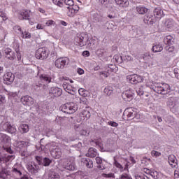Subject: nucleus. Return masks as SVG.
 Instances as JSON below:
<instances>
[{
  "label": "nucleus",
  "mask_w": 179,
  "mask_h": 179,
  "mask_svg": "<svg viewBox=\"0 0 179 179\" xmlns=\"http://www.w3.org/2000/svg\"><path fill=\"white\" fill-rule=\"evenodd\" d=\"M153 90L158 94H169L171 92V87L167 83H158L155 85Z\"/></svg>",
  "instance_id": "1"
},
{
  "label": "nucleus",
  "mask_w": 179,
  "mask_h": 179,
  "mask_svg": "<svg viewBox=\"0 0 179 179\" xmlns=\"http://www.w3.org/2000/svg\"><path fill=\"white\" fill-rule=\"evenodd\" d=\"M0 141L2 143H4L1 147V150L4 152H7V153H10V155H13L14 151L12 150V148L8 145V143L10 142V137L5 134L0 133Z\"/></svg>",
  "instance_id": "2"
},
{
  "label": "nucleus",
  "mask_w": 179,
  "mask_h": 179,
  "mask_svg": "<svg viewBox=\"0 0 179 179\" xmlns=\"http://www.w3.org/2000/svg\"><path fill=\"white\" fill-rule=\"evenodd\" d=\"M59 110L64 114H73L78 111V104L73 102L66 103L59 107Z\"/></svg>",
  "instance_id": "3"
},
{
  "label": "nucleus",
  "mask_w": 179,
  "mask_h": 179,
  "mask_svg": "<svg viewBox=\"0 0 179 179\" xmlns=\"http://www.w3.org/2000/svg\"><path fill=\"white\" fill-rule=\"evenodd\" d=\"M62 166L63 169L69 170V171H73L76 169V165L75 164L73 158L64 159Z\"/></svg>",
  "instance_id": "4"
},
{
  "label": "nucleus",
  "mask_w": 179,
  "mask_h": 179,
  "mask_svg": "<svg viewBox=\"0 0 179 179\" xmlns=\"http://www.w3.org/2000/svg\"><path fill=\"white\" fill-rule=\"evenodd\" d=\"M48 55H50V51L45 47L39 48L36 52V57L38 59H47Z\"/></svg>",
  "instance_id": "5"
},
{
  "label": "nucleus",
  "mask_w": 179,
  "mask_h": 179,
  "mask_svg": "<svg viewBox=\"0 0 179 179\" xmlns=\"http://www.w3.org/2000/svg\"><path fill=\"white\" fill-rule=\"evenodd\" d=\"M74 41L76 45H79V47H85V45L87 44L89 39H87V36L85 34H81L77 35Z\"/></svg>",
  "instance_id": "6"
},
{
  "label": "nucleus",
  "mask_w": 179,
  "mask_h": 179,
  "mask_svg": "<svg viewBox=\"0 0 179 179\" xmlns=\"http://www.w3.org/2000/svg\"><path fill=\"white\" fill-rule=\"evenodd\" d=\"M69 64V58L68 57H59L55 62V65L58 69H64L66 68Z\"/></svg>",
  "instance_id": "7"
},
{
  "label": "nucleus",
  "mask_w": 179,
  "mask_h": 179,
  "mask_svg": "<svg viewBox=\"0 0 179 179\" xmlns=\"http://www.w3.org/2000/svg\"><path fill=\"white\" fill-rule=\"evenodd\" d=\"M127 80L132 85H136V83H141L143 82V78L142 76H138L137 74L127 76Z\"/></svg>",
  "instance_id": "8"
},
{
  "label": "nucleus",
  "mask_w": 179,
  "mask_h": 179,
  "mask_svg": "<svg viewBox=\"0 0 179 179\" xmlns=\"http://www.w3.org/2000/svg\"><path fill=\"white\" fill-rule=\"evenodd\" d=\"M36 159L39 165L44 166L45 167H48L52 163V161L48 157L37 156L36 157Z\"/></svg>",
  "instance_id": "9"
},
{
  "label": "nucleus",
  "mask_w": 179,
  "mask_h": 179,
  "mask_svg": "<svg viewBox=\"0 0 179 179\" xmlns=\"http://www.w3.org/2000/svg\"><path fill=\"white\" fill-rule=\"evenodd\" d=\"M3 55L10 61H14V59H16V54L15 53V51L12 50L10 48H6L3 50Z\"/></svg>",
  "instance_id": "10"
},
{
  "label": "nucleus",
  "mask_w": 179,
  "mask_h": 179,
  "mask_svg": "<svg viewBox=\"0 0 179 179\" xmlns=\"http://www.w3.org/2000/svg\"><path fill=\"white\" fill-rule=\"evenodd\" d=\"M165 27L168 31H173V30H176L177 24H176V22H174L173 19L168 18L165 21Z\"/></svg>",
  "instance_id": "11"
},
{
  "label": "nucleus",
  "mask_w": 179,
  "mask_h": 179,
  "mask_svg": "<svg viewBox=\"0 0 179 179\" xmlns=\"http://www.w3.org/2000/svg\"><path fill=\"white\" fill-rule=\"evenodd\" d=\"M122 97L125 101L134 100V92L132 90H128L122 92Z\"/></svg>",
  "instance_id": "12"
},
{
  "label": "nucleus",
  "mask_w": 179,
  "mask_h": 179,
  "mask_svg": "<svg viewBox=\"0 0 179 179\" xmlns=\"http://www.w3.org/2000/svg\"><path fill=\"white\" fill-rule=\"evenodd\" d=\"M3 129L8 132V134H16V127L9 122H6L3 125Z\"/></svg>",
  "instance_id": "13"
},
{
  "label": "nucleus",
  "mask_w": 179,
  "mask_h": 179,
  "mask_svg": "<svg viewBox=\"0 0 179 179\" xmlns=\"http://www.w3.org/2000/svg\"><path fill=\"white\" fill-rule=\"evenodd\" d=\"M20 101L21 103H22V104H24V106H33L34 103L33 98L29 95H26L21 97Z\"/></svg>",
  "instance_id": "14"
},
{
  "label": "nucleus",
  "mask_w": 179,
  "mask_h": 179,
  "mask_svg": "<svg viewBox=\"0 0 179 179\" xmlns=\"http://www.w3.org/2000/svg\"><path fill=\"white\" fill-rule=\"evenodd\" d=\"M3 79L6 85H11L15 80V75L12 72H7L4 74Z\"/></svg>",
  "instance_id": "15"
},
{
  "label": "nucleus",
  "mask_w": 179,
  "mask_h": 179,
  "mask_svg": "<svg viewBox=\"0 0 179 179\" xmlns=\"http://www.w3.org/2000/svg\"><path fill=\"white\" fill-rule=\"evenodd\" d=\"M49 94L52 97H59L62 95V90L55 87H51L49 90Z\"/></svg>",
  "instance_id": "16"
},
{
  "label": "nucleus",
  "mask_w": 179,
  "mask_h": 179,
  "mask_svg": "<svg viewBox=\"0 0 179 179\" xmlns=\"http://www.w3.org/2000/svg\"><path fill=\"white\" fill-rule=\"evenodd\" d=\"M90 112L89 110H83L79 115V119H78V122H83L85 120H89L90 118Z\"/></svg>",
  "instance_id": "17"
},
{
  "label": "nucleus",
  "mask_w": 179,
  "mask_h": 179,
  "mask_svg": "<svg viewBox=\"0 0 179 179\" xmlns=\"http://www.w3.org/2000/svg\"><path fill=\"white\" fill-rule=\"evenodd\" d=\"M18 17L20 20H29L30 10H23L20 11Z\"/></svg>",
  "instance_id": "18"
},
{
  "label": "nucleus",
  "mask_w": 179,
  "mask_h": 179,
  "mask_svg": "<svg viewBox=\"0 0 179 179\" xmlns=\"http://www.w3.org/2000/svg\"><path fill=\"white\" fill-rule=\"evenodd\" d=\"M46 179H60L61 176L59 173L54 171H49L45 175Z\"/></svg>",
  "instance_id": "19"
},
{
  "label": "nucleus",
  "mask_w": 179,
  "mask_h": 179,
  "mask_svg": "<svg viewBox=\"0 0 179 179\" xmlns=\"http://www.w3.org/2000/svg\"><path fill=\"white\" fill-rule=\"evenodd\" d=\"M168 162L170 166H171V167L174 169H176L177 167H178V160H177V158L174 156V155H171L169 156Z\"/></svg>",
  "instance_id": "20"
},
{
  "label": "nucleus",
  "mask_w": 179,
  "mask_h": 179,
  "mask_svg": "<svg viewBox=\"0 0 179 179\" xmlns=\"http://www.w3.org/2000/svg\"><path fill=\"white\" fill-rule=\"evenodd\" d=\"M124 114H126L129 120H134V118L136 117V111H135L132 108L126 110Z\"/></svg>",
  "instance_id": "21"
},
{
  "label": "nucleus",
  "mask_w": 179,
  "mask_h": 179,
  "mask_svg": "<svg viewBox=\"0 0 179 179\" xmlns=\"http://www.w3.org/2000/svg\"><path fill=\"white\" fill-rule=\"evenodd\" d=\"M67 16L69 17H73L75 14L79 11V7L77 6H75L74 7H67Z\"/></svg>",
  "instance_id": "22"
},
{
  "label": "nucleus",
  "mask_w": 179,
  "mask_h": 179,
  "mask_svg": "<svg viewBox=\"0 0 179 179\" xmlns=\"http://www.w3.org/2000/svg\"><path fill=\"white\" fill-rule=\"evenodd\" d=\"M154 16L157 17V19H162L163 16H164V13L163 10L160 7H157L154 9Z\"/></svg>",
  "instance_id": "23"
},
{
  "label": "nucleus",
  "mask_w": 179,
  "mask_h": 179,
  "mask_svg": "<svg viewBox=\"0 0 179 179\" xmlns=\"http://www.w3.org/2000/svg\"><path fill=\"white\" fill-rule=\"evenodd\" d=\"M81 163H83L84 166H86L87 169H93V161L89 158H83Z\"/></svg>",
  "instance_id": "24"
},
{
  "label": "nucleus",
  "mask_w": 179,
  "mask_h": 179,
  "mask_svg": "<svg viewBox=\"0 0 179 179\" xmlns=\"http://www.w3.org/2000/svg\"><path fill=\"white\" fill-rule=\"evenodd\" d=\"M144 170H145V173H147V174H150V176H151V177H152L153 179H158L159 177H160L159 172L155 170L150 171L148 169H144Z\"/></svg>",
  "instance_id": "25"
},
{
  "label": "nucleus",
  "mask_w": 179,
  "mask_h": 179,
  "mask_svg": "<svg viewBox=\"0 0 179 179\" xmlns=\"http://www.w3.org/2000/svg\"><path fill=\"white\" fill-rule=\"evenodd\" d=\"M52 156L55 157V159H59L62 156V150L60 148H56L52 150Z\"/></svg>",
  "instance_id": "26"
},
{
  "label": "nucleus",
  "mask_w": 179,
  "mask_h": 179,
  "mask_svg": "<svg viewBox=\"0 0 179 179\" xmlns=\"http://www.w3.org/2000/svg\"><path fill=\"white\" fill-rule=\"evenodd\" d=\"M153 17V15H145L143 20L144 23H145V24H153V23H155V19Z\"/></svg>",
  "instance_id": "27"
},
{
  "label": "nucleus",
  "mask_w": 179,
  "mask_h": 179,
  "mask_svg": "<svg viewBox=\"0 0 179 179\" xmlns=\"http://www.w3.org/2000/svg\"><path fill=\"white\" fill-rule=\"evenodd\" d=\"M136 10L139 15H145L149 12V9L146 8V7H143L141 6H137L136 8Z\"/></svg>",
  "instance_id": "28"
},
{
  "label": "nucleus",
  "mask_w": 179,
  "mask_h": 179,
  "mask_svg": "<svg viewBox=\"0 0 179 179\" xmlns=\"http://www.w3.org/2000/svg\"><path fill=\"white\" fill-rule=\"evenodd\" d=\"M87 157H96L97 156V150L94 148H90L86 154Z\"/></svg>",
  "instance_id": "29"
},
{
  "label": "nucleus",
  "mask_w": 179,
  "mask_h": 179,
  "mask_svg": "<svg viewBox=\"0 0 179 179\" xmlns=\"http://www.w3.org/2000/svg\"><path fill=\"white\" fill-rule=\"evenodd\" d=\"M164 43L166 45H173V43H174V38L171 36H167L164 38Z\"/></svg>",
  "instance_id": "30"
},
{
  "label": "nucleus",
  "mask_w": 179,
  "mask_h": 179,
  "mask_svg": "<svg viewBox=\"0 0 179 179\" xmlns=\"http://www.w3.org/2000/svg\"><path fill=\"white\" fill-rule=\"evenodd\" d=\"M39 78L42 82H45V83H51V76L47 74H42L39 76Z\"/></svg>",
  "instance_id": "31"
},
{
  "label": "nucleus",
  "mask_w": 179,
  "mask_h": 179,
  "mask_svg": "<svg viewBox=\"0 0 179 179\" xmlns=\"http://www.w3.org/2000/svg\"><path fill=\"white\" fill-rule=\"evenodd\" d=\"M115 1L117 5L122 6V8H127V6L129 5V2H128V0H115Z\"/></svg>",
  "instance_id": "32"
},
{
  "label": "nucleus",
  "mask_w": 179,
  "mask_h": 179,
  "mask_svg": "<svg viewBox=\"0 0 179 179\" xmlns=\"http://www.w3.org/2000/svg\"><path fill=\"white\" fill-rule=\"evenodd\" d=\"M113 92H114V88H113V87L111 86H108L105 87L103 90V93L104 94H106V96H111Z\"/></svg>",
  "instance_id": "33"
},
{
  "label": "nucleus",
  "mask_w": 179,
  "mask_h": 179,
  "mask_svg": "<svg viewBox=\"0 0 179 179\" xmlns=\"http://www.w3.org/2000/svg\"><path fill=\"white\" fill-rule=\"evenodd\" d=\"M63 87L67 93H69V94H73L74 92L72 90V87L71 86V85L68 83H64Z\"/></svg>",
  "instance_id": "34"
},
{
  "label": "nucleus",
  "mask_w": 179,
  "mask_h": 179,
  "mask_svg": "<svg viewBox=\"0 0 179 179\" xmlns=\"http://www.w3.org/2000/svg\"><path fill=\"white\" fill-rule=\"evenodd\" d=\"M10 172L6 169H3L0 171V178L6 179L8 178V176H10Z\"/></svg>",
  "instance_id": "35"
},
{
  "label": "nucleus",
  "mask_w": 179,
  "mask_h": 179,
  "mask_svg": "<svg viewBox=\"0 0 179 179\" xmlns=\"http://www.w3.org/2000/svg\"><path fill=\"white\" fill-rule=\"evenodd\" d=\"M19 131L21 134H27V132H29V125L22 124L19 127Z\"/></svg>",
  "instance_id": "36"
},
{
  "label": "nucleus",
  "mask_w": 179,
  "mask_h": 179,
  "mask_svg": "<svg viewBox=\"0 0 179 179\" xmlns=\"http://www.w3.org/2000/svg\"><path fill=\"white\" fill-rule=\"evenodd\" d=\"M153 52H160L163 51V46L159 43L152 46Z\"/></svg>",
  "instance_id": "37"
},
{
  "label": "nucleus",
  "mask_w": 179,
  "mask_h": 179,
  "mask_svg": "<svg viewBox=\"0 0 179 179\" xmlns=\"http://www.w3.org/2000/svg\"><path fill=\"white\" fill-rule=\"evenodd\" d=\"M27 170L29 173H31V174H36V173L38 172L36 165H34V166H33V165H28Z\"/></svg>",
  "instance_id": "38"
},
{
  "label": "nucleus",
  "mask_w": 179,
  "mask_h": 179,
  "mask_svg": "<svg viewBox=\"0 0 179 179\" xmlns=\"http://www.w3.org/2000/svg\"><path fill=\"white\" fill-rule=\"evenodd\" d=\"M113 165L117 167V169H119V170H120V171H124V166H122V165L121 164H120V162H118V161H117V159H115V157H114Z\"/></svg>",
  "instance_id": "39"
},
{
  "label": "nucleus",
  "mask_w": 179,
  "mask_h": 179,
  "mask_svg": "<svg viewBox=\"0 0 179 179\" xmlns=\"http://www.w3.org/2000/svg\"><path fill=\"white\" fill-rule=\"evenodd\" d=\"M113 59L115 61L116 64H122V62H124V59H122V57L118 55H115L113 57Z\"/></svg>",
  "instance_id": "40"
},
{
  "label": "nucleus",
  "mask_w": 179,
  "mask_h": 179,
  "mask_svg": "<svg viewBox=\"0 0 179 179\" xmlns=\"http://www.w3.org/2000/svg\"><path fill=\"white\" fill-rule=\"evenodd\" d=\"M105 71L110 75V73H111L112 72H114V65L113 64L108 65Z\"/></svg>",
  "instance_id": "41"
},
{
  "label": "nucleus",
  "mask_w": 179,
  "mask_h": 179,
  "mask_svg": "<svg viewBox=\"0 0 179 179\" xmlns=\"http://www.w3.org/2000/svg\"><path fill=\"white\" fill-rule=\"evenodd\" d=\"M22 38H31V34L29 31H22L21 33Z\"/></svg>",
  "instance_id": "42"
},
{
  "label": "nucleus",
  "mask_w": 179,
  "mask_h": 179,
  "mask_svg": "<svg viewBox=\"0 0 179 179\" xmlns=\"http://www.w3.org/2000/svg\"><path fill=\"white\" fill-rule=\"evenodd\" d=\"M92 22L94 23H97L100 22V16H99V14H94L92 16Z\"/></svg>",
  "instance_id": "43"
},
{
  "label": "nucleus",
  "mask_w": 179,
  "mask_h": 179,
  "mask_svg": "<svg viewBox=\"0 0 179 179\" xmlns=\"http://www.w3.org/2000/svg\"><path fill=\"white\" fill-rule=\"evenodd\" d=\"M136 93L138 94V96H143V86H140L138 88H137Z\"/></svg>",
  "instance_id": "44"
},
{
  "label": "nucleus",
  "mask_w": 179,
  "mask_h": 179,
  "mask_svg": "<svg viewBox=\"0 0 179 179\" xmlns=\"http://www.w3.org/2000/svg\"><path fill=\"white\" fill-rule=\"evenodd\" d=\"M167 106L169 107H174V98H169L167 101Z\"/></svg>",
  "instance_id": "45"
},
{
  "label": "nucleus",
  "mask_w": 179,
  "mask_h": 179,
  "mask_svg": "<svg viewBox=\"0 0 179 179\" xmlns=\"http://www.w3.org/2000/svg\"><path fill=\"white\" fill-rule=\"evenodd\" d=\"M13 30L15 31V33L22 34L23 31H22V28L20 26L16 25L13 27Z\"/></svg>",
  "instance_id": "46"
},
{
  "label": "nucleus",
  "mask_w": 179,
  "mask_h": 179,
  "mask_svg": "<svg viewBox=\"0 0 179 179\" xmlns=\"http://www.w3.org/2000/svg\"><path fill=\"white\" fill-rule=\"evenodd\" d=\"M136 179H149L146 175H144L143 173L138 174L136 176Z\"/></svg>",
  "instance_id": "47"
},
{
  "label": "nucleus",
  "mask_w": 179,
  "mask_h": 179,
  "mask_svg": "<svg viewBox=\"0 0 179 179\" xmlns=\"http://www.w3.org/2000/svg\"><path fill=\"white\" fill-rule=\"evenodd\" d=\"M64 3L68 5V6H73L75 5L73 0H64Z\"/></svg>",
  "instance_id": "48"
},
{
  "label": "nucleus",
  "mask_w": 179,
  "mask_h": 179,
  "mask_svg": "<svg viewBox=\"0 0 179 179\" xmlns=\"http://www.w3.org/2000/svg\"><path fill=\"white\" fill-rule=\"evenodd\" d=\"M108 125H110V127L117 128V127H118V123H117L114 121H109V122H108Z\"/></svg>",
  "instance_id": "49"
},
{
  "label": "nucleus",
  "mask_w": 179,
  "mask_h": 179,
  "mask_svg": "<svg viewBox=\"0 0 179 179\" xmlns=\"http://www.w3.org/2000/svg\"><path fill=\"white\" fill-rule=\"evenodd\" d=\"M102 177H106V178H114V173H103Z\"/></svg>",
  "instance_id": "50"
},
{
  "label": "nucleus",
  "mask_w": 179,
  "mask_h": 179,
  "mask_svg": "<svg viewBox=\"0 0 179 179\" xmlns=\"http://www.w3.org/2000/svg\"><path fill=\"white\" fill-rule=\"evenodd\" d=\"M46 26H55V22L52 20H48L45 23Z\"/></svg>",
  "instance_id": "51"
},
{
  "label": "nucleus",
  "mask_w": 179,
  "mask_h": 179,
  "mask_svg": "<svg viewBox=\"0 0 179 179\" xmlns=\"http://www.w3.org/2000/svg\"><path fill=\"white\" fill-rule=\"evenodd\" d=\"M0 17H2L3 20H7L8 16L6 15V13L3 11L0 12Z\"/></svg>",
  "instance_id": "52"
},
{
  "label": "nucleus",
  "mask_w": 179,
  "mask_h": 179,
  "mask_svg": "<svg viewBox=\"0 0 179 179\" xmlns=\"http://www.w3.org/2000/svg\"><path fill=\"white\" fill-rule=\"evenodd\" d=\"M165 49L166 50V51H168L169 52H173V51H174V47L173 46H170V45H167L165 47Z\"/></svg>",
  "instance_id": "53"
},
{
  "label": "nucleus",
  "mask_w": 179,
  "mask_h": 179,
  "mask_svg": "<svg viewBox=\"0 0 179 179\" xmlns=\"http://www.w3.org/2000/svg\"><path fill=\"white\" fill-rule=\"evenodd\" d=\"M151 155L152 156H155V157H159V156L162 155V153L157 151L152 150Z\"/></svg>",
  "instance_id": "54"
},
{
  "label": "nucleus",
  "mask_w": 179,
  "mask_h": 179,
  "mask_svg": "<svg viewBox=\"0 0 179 179\" xmlns=\"http://www.w3.org/2000/svg\"><path fill=\"white\" fill-rule=\"evenodd\" d=\"M15 159V155H8L6 157H5L4 162H10V160H13Z\"/></svg>",
  "instance_id": "55"
},
{
  "label": "nucleus",
  "mask_w": 179,
  "mask_h": 179,
  "mask_svg": "<svg viewBox=\"0 0 179 179\" xmlns=\"http://www.w3.org/2000/svg\"><path fill=\"white\" fill-rule=\"evenodd\" d=\"M96 164H101V163H103V159H101V157H96Z\"/></svg>",
  "instance_id": "56"
},
{
  "label": "nucleus",
  "mask_w": 179,
  "mask_h": 179,
  "mask_svg": "<svg viewBox=\"0 0 179 179\" xmlns=\"http://www.w3.org/2000/svg\"><path fill=\"white\" fill-rule=\"evenodd\" d=\"M5 103H6L5 96L3 95H0V104H5Z\"/></svg>",
  "instance_id": "57"
},
{
  "label": "nucleus",
  "mask_w": 179,
  "mask_h": 179,
  "mask_svg": "<svg viewBox=\"0 0 179 179\" xmlns=\"http://www.w3.org/2000/svg\"><path fill=\"white\" fill-rule=\"evenodd\" d=\"M100 75H102L104 76V78H108L110 76V74L105 70V71L100 72Z\"/></svg>",
  "instance_id": "58"
},
{
  "label": "nucleus",
  "mask_w": 179,
  "mask_h": 179,
  "mask_svg": "<svg viewBox=\"0 0 179 179\" xmlns=\"http://www.w3.org/2000/svg\"><path fill=\"white\" fill-rule=\"evenodd\" d=\"M13 173H15V174H17L18 176H22V172L16 168H13Z\"/></svg>",
  "instance_id": "59"
},
{
  "label": "nucleus",
  "mask_w": 179,
  "mask_h": 179,
  "mask_svg": "<svg viewBox=\"0 0 179 179\" xmlns=\"http://www.w3.org/2000/svg\"><path fill=\"white\" fill-rule=\"evenodd\" d=\"M173 72L175 73V76L177 79H179V69H175L173 70Z\"/></svg>",
  "instance_id": "60"
},
{
  "label": "nucleus",
  "mask_w": 179,
  "mask_h": 179,
  "mask_svg": "<svg viewBox=\"0 0 179 179\" xmlns=\"http://www.w3.org/2000/svg\"><path fill=\"white\" fill-rule=\"evenodd\" d=\"M60 120H62V117L57 116L55 119V122L58 124L59 125H61V121Z\"/></svg>",
  "instance_id": "61"
},
{
  "label": "nucleus",
  "mask_w": 179,
  "mask_h": 179,
  "mask_svg": "<svg viewBox=\"0 0 179 179\" xmlns=\"http://www.w3.org/2000/svg\"><path fill=\"white\" fill-rule=\"evenodd\" d=\"M96 167L99 170H106V166L103 164V163H101V164L98 165Z\"/></svg>",
  "instance_id": "62"
},
{
  "label": "nucleus",
  "mask_w": 179,
  "mask_h": 179,
  "mask_svg": "<svg viewBox=\"0 0 179 179\" xmlns=\"http://www.w3.org/2000/svg\"><path fill=\"white\" fill-rule=\"evenodd\" d=\"M174 176L176 178H179V169H177L176 170H175L174 171Z\"/></svg>",
  "instance_id": "63"
},
{
  "label": "nucleus",
  "mask_w": 179,
  "mask_h": 179,
  "mask_svg": "<svg viewBox=\"0 0 179 179\" xmlns=\"http://www.w3.org/2000/svg\"><path fill=\"white\" fill-rule=\"evenodd\" d=\"M81 135L84 136H87V135H89V132L87 131V130H82Z\"/></svg>",
  "instance_id": "64"
}]
</instances>
